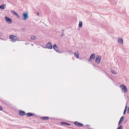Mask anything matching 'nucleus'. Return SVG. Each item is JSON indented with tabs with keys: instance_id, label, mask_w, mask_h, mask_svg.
I'll use <instances>...</instances> for the list:
<instances>
[{
	"instance_id": "393cba45",
	"label": "nucleus",
	"mask_w": 129,
	"mask_h": 129,
	"mask_svg": "<svg viewBox=\"0 0 129 129\" xmlns=\"http://www.w3.org/2000/svg\"><path fill=\"white\" fill-rule=\"evenodd\" d=\"M64 33H62L61 34V36L62 37V36H64Z\"/></svg>"
},
{
	"instance_id": "20e7f679",
	"label": "nucleus",
	"mask_w": 129,
	"mask_h": 129,
	"mask_svg": "<svg viewBox=\"0 0 129 129\" xmlns=\"http://www.w3.org/2000/svg\"><path fill=\"white\" fill-rule=\"evenodd\" d=\"M74 124L76 126L81 127L83 126L84 125L82 123L79 122L77 121H75L74 122Z\"/></svg>"
},
{
	"instance_id": "f3484780",
	"label": "nucleus",
	"mask_w": 129,
	"mask_h": 129,
	"mask_svg": "<svg viewBox=\"0 0 129 129\" xmlns=\"http://www.w3.org/2000/svg\"><path fill=\"white\" fill-rule=\"evenodd\" d=\"M75 56L77 58H78L79 57V55L78 52H75L74 53Z\"/></svg>"
},
{
	"instance_id": "7c9ffc66",
	"label": "nucleus",
	"mask_w": 129,
	"mask_h": 129,
	"mask_svg": "<svg viewBox=\"0 0 129 129\" xmlns=\"http://www.w3.org/2000/svg\"><path fill=\"white\" fill-rule=\"evenodd\" d=\"M39 12L37 13V15H39Z\"/></svg>"
},
{
	"instance_id": "2eb2a0df",
	"label": "nucleus",
	"mask_w": 129,
	"mask_h": 129,
	"mask_svg": "<svg viewBox=\"0 0 129 129\" xmlns=\"http://www.w3.org/2000/svg\"><path fill=\"white\" fill-rule=\"evenodd\" d=\"M11 12L14 14L18 18H20V17L18 14L15 11L13 10H11Z\"/></svg>"
},
{
	"instance_id": "f03ea898",
	"label": "nucleus",
	"mask_w": 129,
	"mask_h": 129,
	"mask_svg": "<svg viewBox=\"0 0 129 129\" xmlns=\"http://www.w3.org/2000/svg\"><path fill=\"white\" fill-rule=\"evenodd\" d=\"M95 58V54H92L90 56L88 60V61L90 62L91 61L94 60Z\"/></svg>"
},
{
	"instance_id": "1a4fd4ad",
	"label": "nucleus",
	"mask_w": 129,
	"mask_h": 129,
	"mask_svg": "<svg viewBox=\"0 0 129 129\" xmlns=\"http://www.w3.org/2000/svg\"><path fill=\"white\" fill-rule=\"evenodd\" d=\"M14 37V36L13 35H10L9 36V38L11 39V41L13 42H15Z\"/></svg>"
},
{
	"instance_id": "c756f323",
	"label": "nucleus",
	"mask_w": 129,
	"mask_h": 129,
	"mask_svg": "<svg viewBox=\"0 0 129 129\" xmlns=\"http://www.w3.org/2000/svg\"><path fill=\"white\" fill-rule=\"evenodd\" d=\"M127 121V120H126L125 121L124 123H126V122Z\"/></svg>"
},
{
	"instance_id": "7ed1b4c3",
	"label": "nucleus",
	"mask_w": 129,
	"mask_h": 129,
	"mask_svg": "<svg viewBox=\"0 0 129 129\" xmlns=\"http://www.w3.org/2000/svg\"><path fill=\"white\" fill-rule=\"evenodd\" d=\"M101 58V56L97 55L96 56L95 62L98 63H99L100 62V60Z\"/></svg>"
},
{
	"instance_id": "c85d7f7f",
	"label": "nucleus",
	"mask_w": 129,
	"mask_h": 129,
	"mask_svg": "<svg viewBox=\"0 0 129 129\" xmlns=\"http://www.w3.org/2000/svg\"><path fill=\"white\" fill-rule=\"evenodd\" d=\"M22 30H25V28H23L22 29Z\"/></svg>"
},
{
	"instance_id": "aec40b11",
	"label": "nucleus",
	"mask_w": 129,
	"mask_h": 129,
	"mask_svg": "<svg viewBox=\"0 0 129 129\" xmlns=\"http://www.w3.org/2000/svg\"><path fill=\"white\" fill-rule=\"evenodd\" d=\"M127 106H126L123 113L124 115L126 113V112L127 109Z\"/></svg>"
},
{
	"instance_id": "9d476101",
	"label": "nucleus",
	"mask_w": 129,
	"mask_h": 129,
	"mask_svg": "<svg viewBox=\"0 0 129 129\" xmlns=\"http://www.w3.org/2000/svg\"><path fill=\"white\" fill-rule=\"evenodd\" d=\"M40 119L42 120L46 121L49 119V117L47 116L41 117H40Z\"/></svg>"
},
{
	"instance_id": "39448f33",
	"label": "nucleus",
	"mask_w": 129,
	"mask_h": 129,
	"mask_svg": "<svg viewBox=\"0 0 129 129\" xmlns=\"http://www.w3.org/2000/svg\"><path fill=\"white\" fill-rule=\"evenodd\" d=\"M46 48L49 49H51L52 48V45L51 44V42H49L46 45Z\"/></svg>"
},
{
	"instance_id": "2f4dec72",
	"label": "nucleus",
	"mask_w": 129,
	"mask_h": 129,
	"mask_svg": "<svg viewBox=\"0 0 129 129\" xmlns=\"http://www.w3.org/2000/svg\"><path fill=\"white\" fill-rule=\"evenodd\" d=\"M86 125L88 126H89V125Z\"/></svg>"
},
{
	"instance_id": "f257e3e1",
	"label": "nucleus",
	"mask_w": 129,
	"mask_h": 129,
	"mask_svg": "<svg viewBox=\"0 0 129 129\" xmlns=\"http://www.w3.org/2000/svg\"><path fill=\"white\" fill-rule=\"evenodd\" d=\"M120 87L121 88L122 91H123L124 93L127 91V89L126 86L122 84L121 85Z\"/></svg>"
},
{
	"instance_id": "6ab92c4d",
	"label": "nucleus",
	"mask_w": 129,
	"mask_h": 129,
	"mask_svg": "<svg viewBox=\"0 0 129 129\" xmlns=\"http://www.w3.org/2000/svg\"><path fill=\"white\" fill-rule=\"evenodd\" d=\"M111 71L112 73L113 74H115V75L116 74V72L114 70L112 69H111Z\"/></svg>"
},
{
	"instance_id": "b1692460",
	"label": "nucleus",
	"mask_w": 129,
	"mask_h": 129,
	"mask_svg": "<svg viewBox=\"0 0 129 129\" xmlns=\"http://www.w3.org/2000/svg\"><path fill=\"white\" fill-rule=\"evenodd\" d=\"M123 126L122 125H120L119 127H118L117 129H123Z\"/></svg>"
},
{
	"instance_id": "6e6552de",
	"label": "nucleus",
	"mask_w": 129,
	"mask_h": 129,
	"mask_svg": "<svg viewBox=\"0 0 129 129\" xmlns=\"http://www.w3.org/2000/svg\"><path fill=\"white\" fill-rule=\"evenodd\" d=\"M23 18L24 20H26L28 17L27 13H24L23 14Z\"/></svg>"
},
{
	"instance_id": "4468645a",
	"label": "nucleus",
	"mask_w": 129,
	"mask_h": 129,
	"mask_svg": "<svg viewBox=\"0 0 129 129\" xmlns=\"http://www.w3.org/2000/svg\"><path fill=\"white\" fill-rule=\"evenodd\" d=\"M118 42L120 44H123V40L120 38H119L118 40Z\"/></svg>"
},
{
	"instance_id": "bb28decb",
	"label": "nucleus",
	"mask_w": 129,
	"mask_h": 129,
	"mask_svg": "<svg viewBox=\"0 0 129 129\" xmlns=\"http://www.w3.org/2000/svg\"><path fill=\"white\" fill-rule=\"evenodd\" d=\"M64 30L63 29H62L61 30L62 33H64Z\"/></svg>"
},
{
	"instance_id": "dca6fc26",
	"label": "nucleus",
	"mask_w": 129,
	"mask_h": 129,
	"mask_svg": "<svg viewBox=\"0 0 129 129\" xmlns=\"http://www.w3.org/2000/svg\"><path fill=\"white\" fill-rule=\"evenodd\" d=\"M124 117L123 116H122L120 120L118 122V125H119L120 124V123L122 122V121L124 119Z\"/></svg>"
},
{
	"instance_id": "0eeeda50",
	"label": "nucleus",
	"mask_w": 129,
	"mask_h": 129,
	"mask_svg": "<svg viewBox=\"0 0 129 129\" xmlns=\"http://www.w3.org/2000/svg\"><path fill=\"white\" fill-rule=\"evenodd\" d=\"M5 18L7 21V22L9 24H11L12 23V20L9 18L7 16H5Z\"/></svg>"
},
{
	"instance_id": "423d86ee",
	"label": "nucleus",
	"mask_w": 129,
	"mask_h": 129,
	"mask_svg": "<svg viewBox=\"0 0 129 129\" xmlns=\"http://www.w3.org/2000/svg\"><path fill=\"white\" fill-rule=\"evenodd\" d=\"M53 49L57 52L58 53H61L62 52L59 51L58 48L56 44H55L53 46Z\"/></svg>"
},
{
	"instance_id": "f8f14e48",
	"label": "nucleus",
	"mask_w": 129,
	"mask_h": 129,
	"mask_svg": "<svg viewBox=\"0 0 129 129\" xmlns=\"http://www.w3.org/2000/svg\"><path fill=\"white\" fill-rule=\"evenodd\" d=\"M19 114L21 116H23L26 114V113L23 111L20 110L19 112Z\"/></svg>"
},
{
	"instance_id": "473e14b6",
	"label": "nucleus",
	"mask_w": 129,
	"mask_h": 129,
	"mask_svg": "<svg viewBox=\"0 0 129 129\" xmlns=\"http://www.w3.org/2000/svg\"><path fill=\"white\" fill-rule=\"evenodd\" d=\"M32 46H33V44H32Z\"/></svg>"
},
{
	"instance_id": "a211bd4d",
	"label": "nucleus",
	"mask_w": 129,
	"mask_h": 129,
	"mask_svg": "<svg viewBox=\"0 0 129 129\" xmlns=\"http://www.w3.org/2000/svg\"><path fill=\"white\" fill-rule=\"evenodd\" d=\"M6 6V4H3L1 5V9H5V7Z\"/></svg>"
},
{
	"instance_id": "cd10ccee",
	"label": "nucleus",
	"mask_w": 129,
	"mask_h": 129,
	"mask_svg": "<svg viewBox=\"0 0 129 129\" xmlns=\"http://www.w3.org/2000/svg\"><path fill=\"white\" fill-rule=\"evenodd\" d=\"M3 108L1 106V110H2Z\"/></svg>"
},
{
	"instance_id": "412c9836",
	"label": "nucleus",
	"mask_w": 129,
	"mask_h": 129,
	"mask_svg": "<svg viewBox=\"0 0 129 129\" xmlns=\"http://www.w3.org/2000/svg\"><path fill=\"white\" fill-rule=\"evenodd\" d=\"M79 27L80 28H81L82 27V22L81 21L79 23Z\"/></svg>"
},
{
	"instance_id": "9b49d317",
	"label": "nucleus",
	"mask_w": 129,
	"mask_h": 129,
	"mask_svg": "<svg viewBox=\"0 0 129 129\" xmlns=\"http://www.w3.org/2000/svg\"><path fill=\"white\" fill-rule=\"evenodd\" d=\"M60 123L62 125H71L70 124L66 122L61 121L60 122Z\"/></svg>"
},
{
	"instance_id": "5701e85b",
	"label": "nucleus",
	"mask_w": 129,
	"mask_h": 129,
	"mask_svg": "<svg viewBox=\"0 0 129 129\" xmlns=\"http://www.w3.org/2000/svg\"><path fill=\"white\" fill-rule=\"evenodd\" d=\"M14 37L15 38V41H19V38L16 36H14Z\"/></svg>"
},
{
	"instance_id": "ddd939ff",
	"label": "nucleus",
	"mask_w": 129,
	"mask_h": 129,
	"mask_svg": "<svg viewBox=\"0 0 129 129\" xmlns=\"http://www.w3.org/2000/svg\"><path fill=\"white\" fill-rule=\"evenodd\" d=\"M26 115L27 117H29L34 115V114L33 113L29 112L26 113Z\"/></svg>"
},
{
	"instance_id": "a878e982",
	"label": "nucleus",
	"mask_w": 129,
	"mask_h": 129,
	"mask_svg": "<svg viewBox=\"0 0 129 129\" xmlns=\"http://www.w3.org/2000/svg\"><path fill=\"white\" fill-rule=\"evenodd\" d=\"M127 113L128 114L129 113V106L127 111Z\"/></svg>"
},
{
	"instance_id": "4be33fe9",
	"label": "nucleus",
	"mask_w": 129,
	"mask_h": 129,
	"mask_svg": "<svg viewBox=\"0 0 129 129\" xmlns=\"http://www.w3.org/2000/svg\"><path fill=\"white\" fill-rule=\"evenodd\" d=\"M31 39L32 40H34L36 39V37L35 36H32L31 37Z\"/></svg>"
}]
</instances>
